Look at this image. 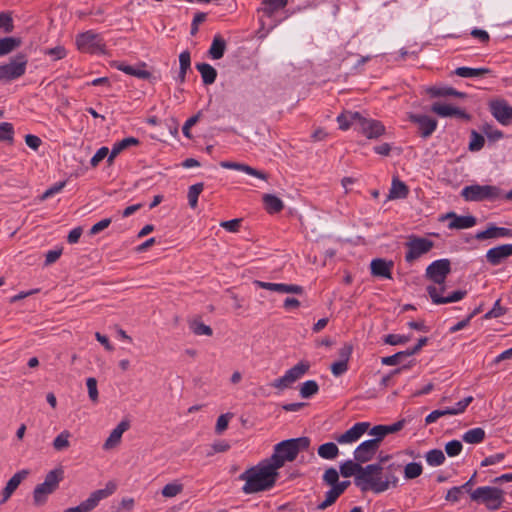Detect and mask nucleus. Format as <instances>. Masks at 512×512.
Masks as SVG:
<instances>
[{
	"label": "nucleus",
	"instance_id": "f257e3e1",
	"mask_svg": "<svg viewBox=\"0 0 512 512\" xmlns=\"http://www.w3.org/2000/svg\"><path fill=\"white\" fill-rule=\"evenodd\" d=\"M278 476V469L269 459H265L240 474L239 479L245 481L242 491L254 494L273 488Z\"/></svg>",
	"mask_w": 512,
	"mask_h": 512
},
{
	"label": "nucleus",
	"instance_id": "f03ea898",
	"mask_svg": "<svg viewBox=\"0 0 512 512\" xmlns=\"http://www.w3.org/2000/svg\"><path fill=\"white\" fill-rule=\"evenodd\" d=\"M310 442L306 436L283 440L275 445L274 453L268 459L280 469L285 462L294 461L299 452L308 450Z\"/></svg>",
	"mask_w": 512,
	"mask_h": 512
},
{
	"label": "nucleus",
	"instance_id": "7ed1b4c3",
	"mask_svg": "<svg viewBox=\"0 0 512 512\" xmlns=\"http://www.w3.org/2000/svg\"><path fill=\"white\" fill-rule=\"evenodd\" d=\"M381 469L380 464L362 466L359 462L347 460L340 465V474L345 477L354 476L355 485L362 491H368L369 479L372 474Z\"/></svg>",
	"mask_w": 512,
	"mask_h": 512
},
{
	"label": "nucleus",
	"instance_id": "20e7f679",
	"mask_svg": "<svg viewBox=\"0 0 512 512\" xmlns=\"http://www.w3.org/2000/svg\"><path fill=\"white\" fill-rule=\"evenodd\" d=\"M64 479V470L59 467L49 471L44 479V482L38 484L33 490V502L35 506H43L48 499V496L54 493L59 483Z\"/></svg>",
	"mask_w": 512,
	"mask_h": 512
},
{
	"label": "nucleus",
	"instance_id": "39448f33",
	"mask_svg": "<svg viewBox=\"0 0 512 512\" xmlns=\"http://www.w3.org/2000/svg\"><path fill=\"white\" fill-rule=\"evenodd\" d=\"M473 502L484 504L488 510L496 511L504 502V491L498 487L482 486L470 493Z\"/></svg>",
	"mask_w": 512,
	"mask_h": 512
},
{
	"label": "nucleus",
	"instance_id": "423d86ee",
	"mask_svg": "<svg viewBox=\"0 0 512 512\" xmlns=\"http://www.w3.org/2000/svg\"><path fill=\"white\" fill-rule=\"evenodd\" d=\"M27 64L28 56L23 52L10 57L7 63L0 64V83H10L21 78L26 73Z\"/></svg>",
	"mask_w": 512,
	"mask_h": 512
},
{
	"label": "nucleus",
	"instance_id": "0eeeda50",
	"mask_svg": "<svg viewBox=\"0 0 512 512\" xmlns=\"http://www.w3.org/2000/svg\"><path fill=\"white\" fill-rule=\"evenodd\" d=\"M461 196L466 201H494L501 197V189L493 185L474 184L464 187L461 191Z\"/></svg>",
	"mask_w": 512,
	"mask_h": 512
},
{
	"label": "nucleus",
	"instance_id": "6e6552de",
	"mask_svg": "<svg viewBox=\"0 0 512 512\" xmlns=\"http://www.w3.org/2000/svg\"><path fill=\"white\" fill-rule=\"evenodd\" d=\"M117 485L113 481H109L105 488L98 489L90 494V496L82 501L78 506L70 507L64 512H90L95 509L99 502L116 491Z\"/></svg>",
	"mask_w": 512,
	"mask_h": 512
},
{
	"label": "nucleus",
	"instance_id": "1a4fd4ad",
	"mask_svg": "<svg viewBox=\"0 0 512 512\" xmlns=\"http://www.w3.org/2000/svg\"><path fill=\"white\" fill-rule=\"evenodd\" d=\"M77 48L85 53L95 54L105 52V43L99 33L93 30L80 33L76 36Z\"/></svg>",
	"mask_w": 512,
	"mask_h": 512
},
{
	"label": "nucleus",
	"instance_id": "9d476101",
	"mask_svg": "<svg viewBox=\"0 0 512 512\" xmlns=\"http://www.w3.org/2000/svg\"><path fill=\"white\" fill-rule=\"evenodd\" d=\"M310 368V363L308 361H300L292 368L287 370L285 374L273 380L270 383V386L278 389L279 391H283L286 388L291 387V385L299 380L304 374L308 372Z\"/></svg>",
	"mask_w": 512,
	"mask_h": 512
},
{
	"label": "nucleus",
	"instance_id": "9b49d317",
	"mask_svg": "<svg viewBox=\"0 0 512 512\" xmlns=\"http://www.w3.org/2000/svg\"><path fill=\"white\" fill-rule=\"evenodd\" d=\"M310 368V363L308 361H300L292 368L287 370L285 374L273 380L270 383V386L278 389L279 391H283L286 388L291 387V385L299 380L304 374L308 372Z\"/></svg>",
	"mask_w": 512,
	"mask_h": 512
},
{
	"label": "nucleus",
	"instance_id": "f8f14e48",
	"mask_svg": "<svg viewBox=\"0 0 512 512\" xmlns=\"http://www.w3.org/2000/svg\"><path fill=\"white\" fill-rule=\"evenodd\" d=\"M405 245L407 247L405 261L412 263L414 260L428 253L434 247V242L428 238L411 235Z\"/></svg>",
	"mask_w": 512,
	"mask_h": 512
},
{
	"label": "nucleus",
	"instance_id": "ddd939ff",
	"mask_svg": "<svg viewBox=\"0 0 512 512\" xmlns=\"http://www.w3.org/2000/svg\"><path fill=\"white\" fill-rule=\"evenodd\" d=\"M383 465H381V469L378 472H375L370 476L368 491H372L376 494L382 493L388 490L390 487H397L399 479L394 474V472H387L385 475V479H382Z\"/></svg>",
	"mask_w": 512,
	"mask_h": 512
},
{
	"label": "nucleus",
	"instance_id": "4468645a",
	"mask_svg": "<svg viewBox=\"0 0 512 512\" xmlns=\"http://www.w3.org/2000/svg\"><path fill=\"white\" fill-rule=\"evenodd\" d=\"M451 272V262L449 259H439L433 261L426 268V277L438 285H443L447 276Z\"/></svg>",
	"mask_w": 512,
	"mask_h": 512
},
{
	"label": "nucleus",
	"instance_id": "2eb2a0df",
	"mask_svg": "<svg viewBox=\"0 0 512 512\" xmlns=\"http://www.w3.org/2000/svg\"><path fill=\"white\" fill-rule=\"evenodd\" d=\"M408 120L418 128V134L424 138H429L437 128V120L424 114L408 113Z\"/></svg>",
	"mask_w": 512,
	"mask_h": 512
},
{
	"label": "nucleus",
	"instance_id": "dca6fc26",
	"mask_svg": "<svg viewBox=\"0 0 512 512\" xmlns=\"http://www.w3.org/2000/svg\"><path fill=\"white\" fill-rule=\"evenodd\" d=\"M380 445L374 438L362 442L354 451V460L360 464L371 461L379 450Z\"/></svg>",
	"mask_w": 512,
	"mask_h": 512
},
{
	"label": "nucleus",
	"instance_id": "f3484780",
	"mask_svg": "<svg viewBox=\"0 0 512 512\" xmlns=\"http://www.w3.org/2000/svg\"><path fill=\"white\" fill-rule=\"evenodd\" d=\"M490 112L502 125L512 124V107L505 100H494L489 104Z\"/></svg>",
	"mask_w": 512,
	"mask_h": 512
},
{
	"label": "nucleus",
	"instance_id": "a211bd4d",
	"mask_svg": "<svg viewBox=\"0 0 512 512\" xmlns=\"http://www.w3.org/2000/svg\"><path fill=\"white\" fill-rule=\"evenodd\" d=\"M370 427L369 422H357L343 434L335 439L340 444H348L357 441Z\"/></svg>",
	"mask_w": 512,
	"mask_h": 512
},
{
	"label": "nucleus",
	"instance_id": "6ab92c4d",
	"mask_svg": "<svg viewBox=\"0 0 512 512\" xmlns=\"http://www.w3.org/2000/svg\"><path fill=\"white\" fill-rule=\"evenodd\" d=\"M431 111L441 117H456L466 121L471 119V116L465 110L440 102H435L431 106Z\"/></svg>",
	"mask_w": 512,
	"mask_h": 512
},
{
	"label": "nucleus",
	"instance_id": "aec40b11",
	"mask_svg": "<svg viewBox=\"0 0 512 512\" xmlns=\"http://www.w3.org/2000/svg\"><path fill=\"white\" fill-rule=\"evenodd\" d=\"M512 256V244H503L489 249L486 259L492 266L501 264L505 259Z\"/></svg>",
	"mask_w": 512,
	"mask_h": 512
},
{
	"label": "nucleus",
	"instance_id": "412c9836",
	"mask_svg": "<svg viewBox=\"0 0 512 512\" xmlns=\"http://www.w3.org/2000/svg\"><path fill=\"white\" fill-rule=\"evenodd\" d=\"M406 420L401 419L391 425H376L372 429H370L369 434L374 436V439L378 441L380 444L383 439L392 433H396L402 430L405 426Z\"/></svg>",
	"mask_w": 512,
	"mask_h": 512
},
{
	"label": "nucleus",
	"instance_id": "4be33fe9",
	"mask_svg": "<svg viewBox=\"0 0 512 512\" xmlns=\"http://www.w3.org/2000/svg\"><path fill=\"white\" fill-rule=\"evenodd\" d=\"M359 128L369 139L379 138L385 133V126L378 120L361 118Z\"/></svg>",
	"mask_w": 512,
	"mask_h": 512
},
{
	"label": "nucleus",
	"instance_id": "5701e85b",
	"mask_svg": "<svg viewBox=\"0 0 512 512\" xmlns=\"http://www.w3.org/2000/svg\"><path fill=\"white\" fill-rule=\"evenodd\" d=\"M427 292H428L429 296L431 297L432 302L434 304H447V303L457 302V301L462 300L467 294L466 290H457V291H454L453 293H451L450 295L444 297V296H441L438 293V289L432 285L427 287Z\"/></svg>",
	"mask_w": 512,
	"mask_h": 512
},
{
	"label": "nucleus",
	"instance_id": "b1692460",
	"mask_svg": "<svg viewBox=\"0 0 512 512\" xmlns=\"http://www.w3.org/2000/svg\"><path fill=\"white\" fill-rule=\"evenodd\" d=\"M393 266L394 263L392 261H386L382 258L373 259L370 264L371 274L373 276L391 279Z\"/></svg>",
	"mask_w": 512,
	"mask_h": 512
},
{
	"label": "nucleus",
	"instance_id": "393cba45",
	"mask_svg": "<svg viewBox=\"0 0 512 512\" xmlns=\"http://www.w3.org/2000/svg\"><path fill=\"white\" fill-rule=\"evenodd\" d=\"M512 237V229L489 225L486 230L480 231L475 235L477 240H486L491 238Z\"/></svg>",
	"mask_w": 512,
	"mask_h": 512
},
{
	"label": "nucleus",
	"instance_id": "a878e982",
	"mask_svg": "<svg viewBox=\"0 0 512 512\" xmlns=\"http://www.w3.org/2000/svg\"><path fill=\"white\" fill-rule=\"evenodd\" d=\"M220 166L225 169H233L247 173L248 175L257 177L262 180H267L268 175L260 170H257L249 165L232 162V161H222L220 162Z\"/></svg>",
	"mask_w": 512,
	"mask_h": 512
},
{
	"label": "nucleus",
	"instance_id": "bb28decb",
	"mask_svg": "<svg viewBox=\"0 0 512 512\" xmlns=\"http://www.w3.org/2000/svg\"><path fill=\"white\" fill-rule=\"evenodd\" d=\"M445 218L452 219L448 225L449 229H467L476 224V218L471 215L458 216L455 212H449L446 214Z\"/></svg>",
	"mask_w": 512,
	"mask_h": 512
},
{
	"label": "nucleus",
	"instance_id": "cd10ccee",
	"mask_svg": "<svg viewBox=\"0 0 512 512\" xmlns=\"http://www.w3.org/2000/svg\"><path fill=\"white\" fill-rule=\"evenodd\" d=\"M130 424L128 421H121L110 433L109 437L106 439L104 443V449H112L116 447L120 441L123 433L128 430Z\"/></svg>",
	"mask_w": 512,
	"mask_h": 512
},
{
	"label": "nucleus",
	"instance_id": "c85d7f7f",
	"mask_svg": "<svg viewBox=\"0 0 512 512\" xmlns=\"http://www.w3.org/2000/svg\"><path fill=\"white\" fill-rule=\"evenodd\" d=\"M140 144V141L138 138L135 137H127L122 139L121 141H118L113 144L112 150L108 156L107 162L109 164H112L115 157L119 155L122 151L125 149L131 147V146H138Z\"/></svg>",
	"mask_w": 512,
	"mask_h": 512
},
{
	"label": "nucleus",
	"instance_id": "c756f323",
	"mask_svg": "<svg viewBox=\"0 0 512 512\" xmlns=\"http://www.w3.org/2000/svg\"><path fill=\"white\" fill-rule=\"evenodd\" d=\"M226 49V40L220 34H216L208 50V55L213 60H219L224 56Z\"/></svg>",
	"mask_w": 512,
	"mask_h": 512
},
{
	"label": "nucleus",
	"instance_id": "7c9ffc66",
	"mask_svg": "<svg viewBox=\"0 0 512 512\" xmlns=\"http://www.w3.org/2000/svg\"><path fill=\"white\" fill-rule=\"evenodd\" d=\"M114 66L118 70L124 72L125 74L137 77L139 79L148 80L152 77V74L149 71L131 65H127L123 62H116Z\"/></svg>",
	"mask_w": 512,
	"mask_h": 512
},
{
	"label": "nucleus",
	"instance_id": "2f4dec72",
	"mask_svg": "<svg viewBox=\"0 0 512 512\" xmlns=\"http://www.w3.org/2000/svg\"><path fill=\"white\" fill-rule=\"evenodd\" d=\"M195 67L201 74L204 85H211L216 81L217 70L212 65L203 62L197 63Z\"/></svg>",
	"mask_w": 512,
	"mask_h": 512
},
{
	"label": "nucleus",
	"instance_id": "473e14b6",
	"mask_svg": "<svg viewBox=\"0 0 512 512\" xmlns=\"http://www.w3.org/2000/svg\"><path fill=\"white\" fill-rule=\"evenodd\" d=\"M408 194V186L398 178H393L388 194V199H404L408 196Z\"/></svg>",
	"mask_w": 512,
	"mask_h": 512
},
{
	"label": "nucleus",
	"instance_id": "72a5a7b5",
	"mask_svg": "<svg viewBox=\"0 0 512 512\" xmlns=\"http://www.w3.org/2000/svg\"><path fill=\"white\" fill-rule=\"evenodd\" d=\"M22 44L19 37H3L0 38V57L6 56L18 49Z\"/></svg>",
	"mask_w": 512,
	"mask_h": 512
},
{
	"label": "nucleus",
	"instance_id": "f704fd0d",
	"mask_svg": "<svg viewBox=\"0 0 512 512\" xmlns=\"http://www.w3.org/2000/svg\"><path fill=\"white\" fill-rule=\"evenodd\" d=\"M262 200L269 214L279 213L284 208L282 200L273 194H264Z\"/></svg>",
	"mask_w": 512,
	"mask_h": 512
},
{
	"label": "nucleus",
	"instance_id": "c9c22d12",
	"mask_svg": "<svg viewBox=\"0 0 512 512\" xmlns=\"http://www.w3.org/2000/svg\"><path fill=\"white\" fill-rule=\"evenodd\" d=\"M428 94L431 97H445V96H453L457 98H466L467 94L464 92L457 91L453 87H430L427 89Z\"/></svg>",
	"mask_w": 512,
	"mask_h": 512
},
{
	"label": "nucleus",
	"instance_id": "e433bc0d",
	"mask_svg": "<svg viewBox=\"0 0 512 512\" xmlns=\"http://www.w3.org/2000/svg\"><path fill=\"white\" fill-rule=\"evenodd\" d=\"M362 116L359 112L342 113L337 117V122L341 130H347L351 125L357 123L359 125Z\"/></svg>",
	"mask_w": 512,
	"mask_h": 512
},
{
	"label": "nucleus",
	"instance_id": "4c0bfd02",
	"mask_svg": "<svg viewBox=\"0 0 512 512\" xmlns=\"http://www.w3.org/2000/svg\"><path fill=\"white\" fill-rule=\"evenodd\" d=\"M489 68H470V67H458L454 70V74L463 78L480 77L486 74H490Z\"/></svg>",
	"mask_w": 512,
	"mask_h": 512
},
{
	"label": "nucleus",
	"instance_id": "58836bf2",
	"mask_svg": "<svg viewBox=\"0 0 512 512\" xmlns=\"http://www.w3.org/2000/svg\"><path fill=\"white\" fill-rule=\"evenodd\" d=\"M288 3V0H263L261 11L266 16H272L276 11L283 9Z\"/></svg>",
	"mask_w": 512,
	"mask_h": 512
},
{
	"label": "nucleus",
	"instance_id": "ea45409f",
	"mask_svg": "<svg viewBox=\"0 0 512 512\" xmlns=\"http://www.w3.org/2000/svg\"><path fill=\"white\" fill-rule=\"evenodd\" d=\"M318 455L327 460L336 458L339 454L338 446L333 442H327L318 447Z\"/></svg>",
	"mask_w": 512,
	"mask_h": 512
},
{
	"label": "nucleus",
	"instance_id": "a19ab883",
	"mask_svg": "<svg viewBox=\"0 0 512 512\" xmlns=\"http://www.w3.org/2000/svg\"><path fill=\"white\" fill-rule=\"evenodd\" d=\"M462 439L469 444L481 443L485 439V431L480 427L470 429L463 434Z\"/></svg>",
	"mask_w": 512,
	"mask_h": 512
},
{
	"label": "nucleus",
	"instance_id": "79ce46f5",
	"mask_svg": "<svg viewBox=\"0 0 512 512\" xmlns=\"http://www.w3.org/2000/svg\"><path fill=\"white\" fill-rule=\"evenodd\" d=\"M29 475V471L26 470V469H23L21 471H18L17 473H15L9 480L8 482L6 483V486L4 488H6L7 490H9L11 493H14L15 490L18 488V486L20 485V483Z\"/></svg>",
	"mask_w": 512,
	"mask_h": 512
},
{
	"label": "nucleus",
	"instance_id": "37998d69",
	"mask_svg": "<svg viewBox=\"0 0 512 512\" xmlns=\"http://www.w3.org/2000/svg\"><path fill=\"white\" fill-rule=\"evenodd\" d=\"M426 461L430 466H440L445 462V455L440 449L429 450L425 455Z\"/></svg>",
	"mask_w": 512,
	"mask_h": 512
},
{
	"label": "nucleus",
	"instance_id": "c03bdc74",
	"mask_svg": "<svg viewBox=\"0 0 512 512\" xmlns=\"http://www.w3.org/2000/svg\"><path fill=\"white\" fill-rule=\"evenodd\" d=\"M319 391V385L315 380H308L300 387V396L304 399L311 398Z\"/></svg>",
	"mask_w": 512,
	"mask_h": 512
},
{
	"label": "nucleus",
	"instance_id": "a18cd8bd",
	"mask_svg": "<svg viewBox=\"0 0 512 512\" xmlns=\"http://www.w3.org/2000/svg\"><path fill=\"white\" fill-rule=\"evenodd\" d=\"M422 472V464L418 462H410L404 467V477L407 480H412L419 477Z\"/></svg>",
	"mask_w": 512,
	"mask_h": 512
},
{
	"label": "nucleus",
	"instance_id": "49530a36",
	"mask_svg": "<svg viewBox=\"0 0 512 512\" xmlns=\"http://www.w3.org/2000/svg\"><path fill=\"white\" fill-rule=\"evenodd\" d=\"M189 328L195 335H198V336H200V335L212 336V334H213L212 328L199 320L191 321L189 323Z\"/></svg>",
	"mask_w": 512,
	"mask_h": 512
},
{
	"label": "nucleus",
	"instance_id": "de8ad7c7",
	"mask_svg": "<svg viewBox=\"0 0 512 512\" xmlns=\"http://www.w3.org/2000/svg\"><path fill=\"white\" fill-rule=\"evenodd\" d=\"M204 184L203 183H196L189 187L188 190V203L191 208H196L198 204V197L200 193L203 191Z\"/></svg>",
	"mask_w": 512,
	"mask_h": 512
},
{
	"label": "nucleus",
	"instance_id": "09e8293b",
	"mask_svg": "<svg viewBox=\"0 0 512 512\" xmlns=\"http://www.w3.org/2000/svg\"><path fill=\"white\" fill-rule=\"evenodd\" d=\"M71 434L68 430L62 431L53 441V448L56 451H62L70 446L69 438Z\"/></svg>",
	"mask_w": 512,
	"mask_h": 512
},
{
	"label": "nucleus",
	"instance_id": "8fccbe9b",
	"mask_svg": "<svg viewBox=\"0 0 512 512\" xmlns=\"http://www.w3.org/2000/svg\"><path fill=\"white\" fill-rule=\"evenodd\" d=\"M184 487L183 484L178 482H172L166 484L161 491V494L165 498H172L177 496L183 491Z\"/></svg>",
	"mask_w": 512,
	"mask_h": 512
},
{
	"label": "nucleus",
	"instance_id": "3c124183",
	"mask_svg": "<svg viewBox=\"0 0 512 512\" xmlns=\"http://www.w3.org/2000/svg\"><path fill=\"white\" fill-rule=\"evenodd\" d=\"M340 496L341 495L337 490L334 487H331V489L325 493V499L318 504L317 509L325 510L329 506L333 505Z\"/></svg>",
	"mask_w": 512,
	"mask_h": 512
},
{
	"label": "nucleus",
	"instance_id": "603ef678",
	"mask_svg": "<svg viewBox=\"0 0 512 512\" xmlns=\"http://www.w3.org/2000/svg\"><path fill=\"white\" fill-rule=\"evenodd\" d=\"M485 144L484 137L475 130L471 131V140L469 143V150L472 152L480 151Z\"/></svg>",
	"mask_w": 512,
	"mask_h": 512
},
{
	"label": "nucleus",
	"instance_id": "864d4df0",
	"mask_svg": "<svg viewBox=\"0 0 512 512\" xmlns=\"http://www.w3.org/2000/svg\"><path fill=\"white\" fill-rule=\"evenodd\" d=\"M482 132L487 136V138L491 141H498L504 137L502 131L496 129L491 124L485 123L482 126Z\"/></svg>",
	"mask_w": 512,
	"mask_h": 512
},
{
	"label": "nucleus",
	"instance_id": "5fc2aeb1",
	"mask_svg": "<svg viewBox=\"0 0 512 512\" xmlns=\"http://www.w3.org/2000/svg\"><path fill=\"white\" fill-rule=\"evenodd\" d=\"M14 127L11 123H0V141H13Z\"/></svg>",
	"mask_w": 512,
	"mask_h": 512
},
{
	"label": "nucleus",
	"instance_id": "6e6d98bb",
	"mask_svg": "<svg viewBox=\"0 0 512 512\" xmlns=\"http://www.w3.org/2000/svg\"><path fill=\"white\" fill-rule=\"evenodd\" d=\"M86 385L88 389V395L90 400L93 403H97L99 399L98 389H97V380L94 377H89L86 380Z\"/></svg>",
	"mask_w": 512,
	"mask_h": 512
},
{
	"label": "nucleus",
	"instance_id": "4d7b16f0",
	"mask_svg": "<svg viewBox=\"0 0 512 512\" xmlns=\"http://www.w3.org/2000/svg\"><path fill=\"white\" fill-rule=\"evenodd\" d=\"M410 335L388 334L384 338V342L389 345H400L409 342Z\"/></svg>",
	"mask_w": 512,
	"mask_h": 512
},
{
	"label": "nucleus",
	"instance_id": "13d9d810",
	"mask_svg": "<svg viewBox=\"0 0 512 512\" xmlns=\"http://www.w3.org/2000/svg\"><path fill=\"white\" fill-rule=\"evenodd\" d=\"M463 445L459 440H452L446 443L445 452L449 457L458 456L462 451Z\"/></svg>",
	"mask_w": 512,
	"mask_h": 512
},
{
	"label": "nucleus",
	"instance_id": "bf43d9fd",
	"mask_svg": "<svg viewBox=\"0 0 512 512\" xmlns=\"http://www.w3.org/2000/svg\"><path fill=\"white\" fill-rule=\"evenodd\" d=\"M0 29L5 33H11L14 30L13 19L9 13H0Z\"/></svg>",
	"mask_w": 512,
	"mask_h": 512
},
{
	"label": "nucleus",
	"instance_id": "052dcab7",
	"mask_svg": "<svg viewBox=\"0 0 512 512\" xmlns=\"http://www.w3.org/2000/svg\"><path fill=\"white\" fill-rule=\"evenodd\" d=\"M278 293H292L301 295L304 293V288L296 284L279 283Z\"/></svg>",
	"mask_w": 512,
	"mask_h": 512
},
{
	"label": "nucleus",
	"instance_id": "680f3d73",
	"mask_svg": "<svg viewBox=\"0 0 512 512\" xmlns=\"http://www.w3.org/2000/svg\"><path fill=\"white\" fill-rule=\"evenodd\" d=\"M339 480V472L333 468L330 467L326 469L324 475H323V481L325 484L333 487L337 481Z\"/></svg>",
	"mask_w": 512,
	"mask_h": 512
},
{
	"label": "nucleus",
	"instance_id": "e2e57ef3",
	"mask_svg": "<svg viewBox=\"0 0 512 512\" xmlns=\"http://www.w3.org/2000/svg\"><path fill=\"white\" fill-rule=\"evenodd\" d=\"M232 417L231 413L222 414L218 417L216 426H215V433L220 435L222 434L228 427V423L230 418Z\"/></svg>",
	"mask_w": 512,
	"mask_h": 512
},
{
	"label": "nucleus",
	"instance_id": "0e129e2a",
	"mask_svg": "<svg viewBox=\"0 0 512 512\" xmlns=\"http://www.w3.org/2000/svg\"><path fill=\"white\" fill-rule=\"evenodd\" d=\"M44 54L51 56L53 60H60L66 57L67 51L64 46L59 45L53 48L45 49Z\"/></svg>",
	"mask_w": 512,
	"mask_h": 512
},
{
	"label": "nucleus",
	"instance_id": "69168bd1",
	"mask_svg": "<svg viewBox=\"0 0 512 512\" xmlns=\"http://www.w3.org/2000/svg\"><path fill=\"white\" fill-rule=\"evenodd\" d=\"M65 185L66 181L55 183L40 196V200L44 201L49 197H52L53 195L59 193L65 187Z\"/></svg>",
	"mask_w": 512,
	"mask_h": 512
},
{
	"label": "nucleus",
	"instance_id": "338daca9",
	"mask_svg": "<svg viewBox=\"0 0 512 512\" xmlns=\"http://www.w3.org/2000/svg\"><path fill=\"white\" fill-rule=\"evenodd\" d=\"M109 154V149L107 147L99 148L90 160L91 166L96 167L105 157L109 156Z\"/></svg>",
	"mask_w": 512,
	"mask_h": 512
},
{
	"label": "nucleus",
	"instance_id": "774afa93",
	"mask_svg": "<svg viewBox=\"0 0 512 512\" xmlns=\"http://www.w3.org/2000/svg\"><path fill=\"white\" fill-rule=\"evenodd\" d=\"M505 314V309L500 305V300H497L491 310L485 315V319L498 318Z\"/></svg>",
	"mask_w": 512,
	"mask_h": 512
}]
</instances>
